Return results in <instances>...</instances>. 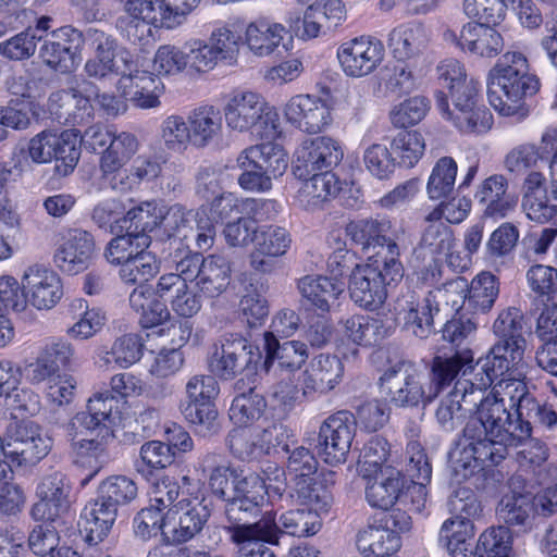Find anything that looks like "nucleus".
I'll return each instance as SVG.
<instances>
[{
    "label": "nucleus",
    "instance_id": "obj_44",
    "mask_svg": "<svg viewBox=\"0 0 557 557\" xmlns=\"http://www.w3.org/2000/svg\"><path fill=\"white\" fill-rule=\"evenodd\" d=\"M428 42L425 29L414 23L399 25L388 36V46L398 60H408L422 53Z\"/></svg>",
    "mask_w": 557,
    "mask_h": 557
},
{
    "label": "nucleus",
    "instance_id": "obj_26",
    "mask_svg": "<svg viewBox=\"0 0 557 557\" xmlns=\"http://www.w3.org/2000/svg\"><path fill=\"white\" fill-rule=\"evenodd\" d=\"M94 252L92 235L84 230H71L54 253V263L63 273L76 275L89 267Z\"/></svg>",
    "mask_w": 557,
    "mask_h": 557
},
{
    "label": "nucleus",
    "instance_id": "obj_9",
    "mask_svg": "<svg viewBox=\"0 0 557 557\" xmlns=\"http://www.w3.org/2000/svg\"><path fill=\"white\" fill-rule=\"evenodd\" d=\"M469 285L466 278L457 276L442 287L431 290L421 301L407 302L406 325L419 338L428 337L432 332L433 312L440 310V300L451 307H460L468 301Z\"/></svg>",
    "mask_w": 557,
    "mask_h": 557
},
{
    "label": "nucleus",
    "instance_id": "obj_63",
    "mask_svg": "<svg viewBox=\"0 0 557 557\" xmlns=\"http://www.w3.org/2000/svg\"><path fill=\"white\" fill-rule=\"evenodd\" d=\"M181 411L184 418L195 426V431L202 436H210L220 430L218 410L211 403L182 404Z\"/></svg>",
    "mask_w": 557,
    "mask_h": 557
},
{
    "label": "nucleus",
    "instance_id": "obj_8",
    "mask_svg": "<svg viewBox=\"0 0 557 557\" xmlns=\"http://www.w3.org/2000/svg\"><path fill=\"white\" fill-rule=\"evenodd\" d=\"M539 87V79L530 71L490 76L487 97L499 114L521 121L529 115L525 98L536 94Z\"/></svg>",
    "mask_w": 557,
    "mask_h": 557
},
{
    "label": "nucleus",
    "instance_id": "obj_48",
    "mask_svg": "<svg viewBox=\"0 0 557 557\" xmlns=\"http://www.w3.org/2000/svg\"><path fill=\"white\" fill-rule=\"evenodd\" d=\"M208 42L212 47L221 64L227 66L237 64L240 52L242 36L235 29L234 24L223 23L215 26L208 38Z\"/></svg>",
    "mask_w": 557,
    "mask_h": 557
},
{
    "label": "nucleus",
    "instance_id": "obj_61",
    "mask_svg": "<svg viewBox=\"0 0 557 557\" xmlns=\"http://www.w3.org/2000/svg\"><path fill=\"white\" fill-rule=\"evenodd\" d=\"M139 147L135 135L122 132L114 135L110 145L102 151L99 168L125 166L135 156Z\"/></svg>",
    "mask_w": 557,
    "mask_h": 557
},
{
    "label": "nucleus",
    "instance_id": "obj_2",
    "mask_svg": "<svg viewBox=\"0 0 557 557\" xmlns=\"http://www.w3.org/2000/svg\"><path fill=\"white\" fill-rule=\"evenodd\" d=\"M497 392L505 406V421L498 428L497 444L504 448V459L508 448L517 446L531 436L532 425L553 429L557 424V412L541 405L528 391L527 384L517 379H502L497 382Z\"/></svg>",
    "mask_w": 557,
    "mask_h": 557
},
{
    "label": "nucleus",
    "instance_id": "obj_6",
    "mask_svg": "<svg viewBox=\"0 0 557 557\" xmlns=\"http://www.w3.org/2000/svg\"><path fill=\"white\" fill-rule=\"evenodd\" d=\"M228 128L270 139L276 134L277 114L264 97L250 90H235L223 106Z\"/></svg>",
    "mask_w": 557,
    "mask_h": 557
},
{
    "label": "nucleus",
    "instance_id": "obj_10",
    "mask_svg": "<svg viewBox=\"0 0 557 557\" xmlns=\"http://www.w3.org/2000/svg\"><path fill=\"white\" fill-rule=\"evenodd\" d=\"M382 392L397 407H417L434 400L423 374L410 361H399L380 377Z\"/></svg>",
    "mask_w": 557,
    "mask_h": 557
},
{
    "label": "nucleus",
    "instance_id": "obj_25",
    "mask_svg": "<svg viewBox=\"0 0 557 557\" xmlns=\"http://www.w3.org/2000/svg\"><path fill=\"white\" fill-rule=\"evenodd\" d=\"M284 115L293 126L310 134L321 132L332 121L327 103L311 95L292 97L285 104Z\"/></svg>",
    "mask_w": 557,
    "mask_h": 557
},
{
    "label": "nucleus",
    "instance_id": "obj_28",
    "mask_svg": "<svg viewBox=\"0 0 557 557\" xmlns=\"http://www.w3.org/2000/svg\"><path fill=\"white\" fill-rule=\"evenodd\" d=\"M343 375L344 364L337 356L320 354L305 371L301 395L326 394L341 383Z\"/></svg>",
    "mask_w": 557,
    "mask_h": 557
},
{
    "label": "nucleus",
    "instance_id": "obj_49",
    "mask_svg": "<svg viewBox=\"0 0 557 557\" xmlns=\"http://www.w3.org/2000/svg\"><path fill=\"white\" fill-rule=\"evenodd\" d=\"M160 139L171 152L183 153L193 146L188 117L174 113L164 117L159 127Z\"/></svg>",
    "mask_w": 557,
    "mask_h": 557
},
{
    "label": "nucleus",
    "instance_id": "obj_58",
    "mask_svg": "<svg viewBox=\"0 0 557 557\" xmlns=\"http://www.w3.org/2000/svg\"><path fill=\"white\" fill-rule=\"evenodd\" d=\"M123 70L119 74V86L125 95L133 91H162L163 84L153 73L138 70L133 61L122 58Z\"/></svg>",
    "mask_w": 557,
    "mask_h": 557
},
{
    "label": "nucleus",
    "instance_id": "obj_43",
    "mask_svg": "<svg viewBox=\"0 0 557 557\" xmlns=\"http://www.w3.org/2000/svg\"><path fill=\"white\" fill-rule=\"evenodd\" d=\"M284 34L283 25L267 20H257L247 25L245 44L255 55L267 57L281 45Z\"/></svg>",
    "mask_w": 557,
    "mask_h": 557
},
{
    "label": "nucleus",
    "instance_id": "obj_37",
    "mask_svg": "<svg viewBox=\"0 0 557 557\" xmlns=\"http://www.w3.org/2000/svg\"><path fill=\"white\" fill-rule=\"evenodd\" d=\"M193 147L205 148L218 140L223 133V116L212 104H202L188 112Z\"/></svg>",
    "mask_w": 557,
    "mask_h": 557
},
{
    "label": "nucleus",
    "instance_id": "obj_13",
    "mask_svg": "<svg viewBox=\"0 0 557 557\" xmlns=\"http://www.w3.org/2000/svg\"><path fill=\"white\" fill-rule=\"evenodd\" d=\"M261 358L259 348L237 334H230L220 345H214L209 356L210 372L220 380L230 381Z\"/></svg>",
    "mask_w": 557,
    "mask_h": 557
},
{
    "label": "nucleus",
    "instance_id": "obj_16",
    "mask_svg": "<svg viewBox=\"0 0 557 557\" xmlns=\"http://www.w3.org/2000/svg\"><path fill=\"white\" fill-rule=\"evenodd\" d=\"M52 441L34 422L18 423L2 445V454L18 466L35 465L46 457Z\"/></svg>",
    "mask_w": 557,
    "mask_h": 557
},
{
    "label": "nucleus",
    "instance_id": "obj_20",
    "mask_svg": "<svg viewBox=\"0 0 557 557\" xmlns=\"http://www.w3.org/2000/svg\"><path fill=\"white\" fill-rule=\"evenodd\" d=\"M21 282L27 302L39 310L53 308L63 297L61 277L47 265L27 267Z\"/></svg>",
    "mask_w": 557,
    "mask_h": 557
},
{
    "label": "nucleus",
    "instance_id": "obj_31",
    "mask_svg": "<svg viewBox=\"0 0 557 557\" xmlns=\"http://www.w3.org/2000/svg\"><path fill=\"white\" fill-rule=\"evenodd\" d=\"M263 342L267 372H270L276 362L281 372L295 373L306 363L309 357L307 345L300 341L280 343L273 333L265 332Z\"/></svg>",
    "mask_w": 557,
    "mask_h": 557
},
{
    "label": "nucleus",
    "instance_id": "obj_29",
    "mask_svg": "<svg viewBox=\"0 0 557 557\" xmlns=\"http://www.w3.org/2000/svg\"><path fill=\"white\" fill-rule=\"evenodd\" d=\"M510 495H505L498 505L499 518L509 525H523L531 511H534L532 488L533 483L517 473L509 480Z\"/></svg>",
    "mask_w": 557,
    "mask_h": 557
},
{
    "label": "nucleus",
    "instance_id": "obj_64",
    "mask_svg": "<svg viewBox=\"0 0 557 557\" xmlns=\"http://www.w3.org/2000/svg\"><path fill=\"white\" fill-rule=\"evenodd\" d=\"M72 311L77 312L78 320L69 330L67 334L75 339H87L94 336L103 325L104 315L97 309H88L83 299L71 302Z\"/></svg>",
    "mask_w": 557,
    "mask_h": 557
},
{
    "label": "nucleus",
    "instance_id": "obj_11",
    "mask_svg": "<svg viewBox=\"0 0 557 557\" xmlns=\"http://www.w3.org/2000/svg\"><path fill=\"white\" fill-rule=\"evenodd\" d=\"M202 216H207V210L201 207L193 219L190 211L176 203L171 207L163 206L161 227L168 238L178 239L183 245L195 240L196 248L208 250L212 247L215 237L213 224Z\"/></svg>",
    "mask_w": 557,
    "mask_h": 557
},
{
    "label": "nucleus",
    "instance_id": "obj_51",
    "mask_svg": "<svg viewBox=\"0 0 557 557\" xmlns=\"http://www.w3.org/2000/svg\"><path fill=\"white\" fill-rule=\"evenodd\" d=\"M267 408L265 398L249 388L247 393L237 395L230 407V419L239 426L248 428L249 424L259 421Z\"/></svg>",
    "mask_w": 557,
    "mask_h": 557
},
{
    "label": "nucleus",
    "instance_id": "obj_7",
    "mask_svg": "<svg viewBox=\"0 0 557 557\" xmlns=\"http://www.w3.org/2000/svg\"><path fill=\"white\" fill-rule=\"evenodd\" d=\"M243 171L239 186L248 191L264 193L272 188V180L282 176L288 166V158L282 147L271 141L250 146L237 157Z\"/></svg>",
    "mask_w": 557,
    "mask_h": 557
},
{
    "label": "nucleus",
    "instance_id": "obj_18",
    "mask_svg": "<svg viewBox=\"0 0 557 557\" xmlns=\"http://www.w3.org/2000/svg\"><path fill=\"white\" fill-rule=\"evenodd\" d=\"M343 157V148L336 139L329 136L308 138L295 152L293 172L298 178H302L313 172L331 171Z\"/></svg>",
    "mask_w": 557,
    "mask_h": 557
},
{
    "label": "nucleus",
    "instance_id": "obj_21",
    "mask_svg": "<svg viewBox=\"0 0 557 557\" xmlns=\"http://www.w3.org/2000/svg\"><path fill=\"white\" fill-rule=\"evenodd\" d=\"M82 33L63 26L50 35L39 49V58L50 69L60 73L74 71L79 63L78 42Z\"/></svg>",
    "mask_w": 557,
    "mask_h": 557
},
{
    "label": "nucleus",
    "instance_id": "obj_60",
    "mask_svg": "<svg viewBox=\"0 0 557 557\" xmlns=\"http://www.w3.org/2000/svg\"><path fill=\"white\" fill-rule=\"evenodd\" d=\"M150 237L144 235H134L126 230V234L117 235L108 244L104 257L112 264H121L132 259L143 249L149 247Z\"/></svg>",
    "mask_w": 557,
    "mask_h": 557
},
{
    "label": "nucleus",
    "instance_id": "obj_52",
    "mask_svg": "<svg viewBox=\"0 0 557 557\" xmlns=\"http://www.w3.org/2000/svg\"><path fill=\"white\" fill-rule=\"evenodd\" d=\"M89 108V100L75 89L59 90L49 97V110L65 123H78L83 120L82 110Z\"/></svg>",
    "mask_w": 557,
    "mask_h": 557
},
{
    "label": "nucleus",
    "instance_id": "obj_30",
    "mask_svg": "<svg viewBox=\"0 0 557 557\" xmlns=\"http://www.w3.org/2000/svg\"><path fill=\"white\" fill-rule=\"evenodd\" d=\"M85 38L94 49V58L85 64V72L90 77L104 78L111 74L119 75L123 69L115 63L119 44L110 34L90 27Z\"/></svg>",
    "mask_w": 557,
    "mask_h": 557
},
{
    "label": "nucleus",
    "instance_id": "obj_24",
    "mask_svg": "<svg viewBox=\"0 0 557 557\" xmlns=\"http://www.w3.org/2000/svg\"><path fill=\"white\" fill-rule=\"evenodd\" d=\"M70 483L64 473L54 471L42 478L37 487L39 500L32 508L35 520L57 521L70 507Z\"/></svg>",
    "mask_w": 557,
    "mask_h": 557
},
{
    "label": "nucleus",
    "instance_id": "obj_50",
    "mask_svg": "<svg viewBox=\"0 0 557 557\" xmlns=\"http://www.w3.org/2000/svg\"><path fill=\"white\" fill-rule=\"evenodd\" d=\"M458 165L451 157L440 158L429 176L426 194L432 200H440L450 196L454 191Z\"/></svg>",
    "mask_w": 557,
    "mask_h": 557
},
{
    "label": "nucleus",
    "instance_id": "obj_12",
    "mask_svg": "<svg viewBox=\"0 0 557 557\" xmlns=\"http://www.w3.org/2000/svg\"><path fill=\"white\" fill-rule=\"evenodd\" d=\"M436 108L441 114L462 133L481 134L487 132L493 124L490 110L479 103V88L471 85L465 87L462 94L453 99L454 109L450 110L447 97L443 91L435 94Z\"/></svg>",
    "mask_w": 557,
    "mask_h": 557
},
{
    "label": "nucleus",
    "instance_id": "obj_34",
    "mask_svg": "<svg viewBox=\"0 0 557 557\" xmlns=\"http://www.w3.org/2000/svg\"><path fill=\"white\" fill-rule=\"evenodd\" d=\"M419 245L433 257L434 261L444 259L454 270L466 268L460 255L456 252L457 239L448 224L426 225Z\"/></svg>",
    "mask_w": 557,
    "mask_h": 557
},
{
    "label": "nucleus",
    "instance_id": "obj_33",
    "mask_svg": "<svg viewBox=\"0 0 557 557\" xmlns=\"http://www.w3.org/2000/svg\"><path fill=\"white\" fill-rule=\"evenodd\" d=\"M368 478L366 498L370 506L387 510L403 493L405 480L395 467H385L379 472L363 474Z\"/></svg>",
    "mask_w": 557,
    "mask_h": 557
},
{
    "label": "nucleus",
    "instance_id": "obj_57",
    "mask_svg": "<svg viewBox=\"0 0 557 557\" xmlns=\"http://www.w3.org/2000/svg\"><path fill=\"white\" fill-rule=\"evenodd\" d=\"M160 271V262L151 252L143 249L132 259L123 263L120 277L126 284H144Z\"/></svg>",
    "mask_w": 557,
    "mask_h": 557
},
{
    "label": "nucleus",
    "instance_id": "obj_3",
    "mask_svg": "<svg viewBox=\"0 0 557 557\" xmlns=\"http://www.w3.org/2000/svg\"><path fill=\"white\" fill-rule=\"evenodd\" d=\"M117 400L110 391L96 393L88 399L86 410L77 412L64 426L66 440L79 456L96 459L97 472L109 462L106 442L112 438Z\"/></svg>",
    "mask_w": 557,
    "mask_h": 557
},
{
    "label": "nucleus",
    "instance_id": "obj_4",
    "mask_svg": "<svg viewBox=\"0 0 557 557\" xmlns=\"http://www.w3.org/2000/svg\"><path fill=\"white\" fill-rule=\"evenodd\" d=\"M233 497L225 504L224 525L231 540H240L252 536L256 533L272 535L275 515L272 511L265 512L258 521L251 522L260 513V508L265 502L269 486L264 480L256 474L249 473L234 479Z\"/></svg>",
    "mask_w": 557,
    "mask_h": 557
},
{
    "label": "nucleus",
    "instance_id": "obj_36",
    "mask_svg": "<svg viewBox=\"0 0 557 557\" xmlns=\"http://www.w3.org/2000/svg\"><path fill=\"white\" fill-rule=\"evenodd\" d=\"M474 198L484 206V216L493 219L505 218L517 203L516 199L507 194V180L503 175H492L483 181Z\"/></svg>",
    "mask_w": 557,
    "mask_h": 557
},
{
    "label": "nucleus",
    "instance_id": "obj_15",
    "mask_svg": "<svg viewBox=\"0 0 557 557\" xmlns=\"http://www.w3.org/2000/svg\"><path fill=\"white\" fill-rule=\"evenodd\" d=\"M210 516L211 510L203 500L195 505L185 499L177 502L165 511L163 542L181 545L191 541L203 530Z\"/></svg>",
    "mask_w": 557,
    "mask_h": 557
},
{
    "label": "nucleus",
    "instance_id": "obj_59",
    "mask_svg": "<svg viewBox=\"0 0 557 557\" xmlns=\"http://www.w3.org/2000/svg\"><path fill=\"white\" fill-rule=\"evenodd\" d=\"M512 549V536L508 527H493L479 537L474 557H509Z\"/></svg>",
    "mask_w": 557,
    "mask_h": 557
},
{
    "label": "nucleus",
    "instance_id": "obj_22",
    "mask_svg": "<svg viewBox=\"0 0 557 557\" xmlns=\"http://www.w3.org/2000/svg\"><path fill=\"white\" fill-rule=\"evenodd\" d=\"M524 349L519 345L503 342L495 343L487 355L480 358L474 364L479 369L470 381L485 394V389L496 379L519 366L523 359Z\"/></svg>",
    "mask_w": 557,
    "mask_h": 557
},
{
    "label": "nucleus",
    "instance_id": "obj_19",
    "mask_svg": "<svg viewBox=\"0 0 557 557\" xmlns=\"http://www.w3.org/2000/svg\"><path fill=\"white\" fill-rule=\"evenodd\" d=\"M377 265L366 264L357 268L349 280L350 298L360 307L374 310L382 306L387 297L386 286L400 278H391L384 268V261Z\"/></svg>",
    "mask_w": 557,
    "mask_h": 557
},
{
    "label": "nucleus",
    "instance_id": "obj_55",
    "mask_svg": "<svg viewBox=\"0 0 557 557\" xmlns=\"http://www.w3.org/2000/svg\"><path fill=\"white\" fill-rule=\"evenodd\" d=\"M523 329V313L516 307H508L502 310L493 324V332L499 338L498 342L519 345L525 348Z\"/></svg>",
    "mask_w": 557,
    "mask_h": 557
},
{
    "label": "nucleus",
    "instance_id": "obj_47",
    "mask_svg": "<svg viewBox=\"0 0 557 557\" xmlns=\"http://www.w3.org/2000/svg\"><path fill=\"white\" fill-rule=\"evenodd\" d=\"M357 547L366 557H384L386 554L396 553L400 546V536L389 529L369 525L357 535Z\"/></svg>",
    "mask_w": 557,
    "mask_h": 557
},
{
    "label": "nucleus",
    "instance_id": "obj_40",
    "mask_svg": "<svg viewBox=\"0 0 557 557\" xmlns=\"http://www.w3.org/2000/svg\"><path fill=\"white\" fill-rule=\"evenodd\" d=\"M129 306L140 314L145 327L162 324L170 318V311L157 293L148 284H140L129 295Z\"/></svg>",
    "mask_w": 557,
    "mask_h": 557
},
{
    "label": "nucleus",
    "instance_id": "obj_32",
    "mask_svg": "<svg viewBox=\"0 0 557 557\" xmlns=\"http://www.w3.org/2000/svg\"><path fill=\"white\" fill-rule=\"evenodd\" d=\"M405 432L409 438L407 445L408 463L406 466V472L412 481L411 493L418 494V508H420V506H424L425 503V485L431 480L432 468L422 445L417 441L421 433L420 425L410 421Z\"/></svg>",
    "mask_w": 557,
    "mask_h": 557
},
{
    "label": "nucleus",
    "instance_id": "obj_41",
    "mask_svg": "<svg viewBox=\"0 0 557 557\" xmlns=\"http://www.w3.org/2000/svg\"><path fill=\"white\" fill-rule=\"evenodd\" d=\"M231 273V262L226 257L209 255L205 258L196 284L205 296L218 297L228 287Z\"/></svg>",
    "mask_w": 557,
    "mask_h": 557
},
{
    "label": "nucleus",
    "instance_id": "obj_1",
    "mask_svg": "<svg viewBox=\"0 0 557 557\" xmlns=\"http://www.w3.org/2000/svg\"><path fill=\"white\" fill-rule=\"evenodd\" d=\"M469 416L451 454V476L456 483L468 480L484 468L504 460V448L497 444L504 433L498 428L505 421V406L497 383L485 395L470 380H458L441 401L435 418L445 431H454Z\"/></svg>",
    "mask_w": 557,
    "mask_h": 557
},
{
    "label": "nucleus",
    "instance_id": "obj_54",
    "mask_svg": "<svg viewBox=\"0 0 557 557\" xmlns=\"http://www.w3.org/2000/svg\"><path fill=\"white\" fill-rule=\"evenodd\" d=\"M162 209L163 206L153 202L141 203L127 211L120 227L126 228L134 235L150 237L148 233L161 227Z\"/></svg>",
    "mask_w": 557,
    "mask_h": 557
},
{
    "label": "nucleus",
    "instance_id": "obj_14",
    "mask_svg": "<svg viewBox=\"0 0 557 557\" xmlns=\"http://www.w3.org/2000/svg\"><path fill=\"white\" fill-rule=\"evenodd\" d=\"M355 437L354 414L347 410L337 411L320 425L317 451L330 466L345 463Z\"/></svg>",
    "mask_w": 557,
    "mask_h": 557
},
{
    "label": "nucleus",
    "instance_id": "obj_27",
    "mask_svg": "<svg viewBox=\"0 0 557 557\" xmlns=\"http://www.w3.org/2000/svg\"><path fill=\"white\" fill-rule=\"evenodd\" d=\"M474 369L473 352L468 348L456 351L450 357H434L428 384L431 393L434 394V399L453 382L466 380L465 377L472 373Z\"/></svg>",
    "mask_w": 557,
    "mask_h": 557
},
{
    "label": "nucleus",
    "instance_id": "obj_62",
    "mask_svg": "<svg viewBox=\"0 0 557 557\" xmlns=\"http://www.w3.org/2000/svg\"><path fill=\"white\" fill-rule=\"evenodd\" d=\"M321 519L314 511L294 509L284 512L280 517V533L293 536H311L319 532Z\"/></svg>",
    "mask_w": 557,
    "mask_h": 557
},
{
    "label": "nucleus",
    "instance_id": "obj_23",
    "mask_svg": "<svg viewBox=\"0 0 557 557\" xmlns=\"http://www.w3.org/2000/svg\"><path fill=\"white\" fill-rule=\"evenodd\" d=\"M545 182L541 172L530 171L523 183L522 208L527 216L537 223H546L557 215V183L553 178L547 190Z\"/></svg>",
    "mask_w": 557,
    "mask_h": 557
},
{
    "label": "nucleus",
    "instance_id": "obj_42",
    "mask_svg": "<svg viewBox=\"0 0 557 557\" xmlns=\"http://www.w3.org/2000/svg\"><path fill=\"white\" fill-rule=\"evenodd\" d=\"M474 536L472 521L450 517L446 519L438 532V545L447 550L451 557H469L471 540Z\"/></svg>",
    "mask_w": 557,
    "mask_h": 557
},
{
    "label": "nucleus",
    "instance_id": "obj_38",
    "mask_svg": "<svg viewBox=\"0 0 557 557\" xmlns=\"http://www.w3.org/2000/svg\"><path fill=\"white\" fill-rule=\"evenodd\" d=\"M463 50L483 58L498 55L505 47L503 35L490 25L467 23L461 28Z\"/></svg>",
    "mask_w": 557,
    "mask_h": 557
},
{
    "label": "nucleus",
    "instance_id": "obj_17",
    "mask_svg": "<svg viewBox=\"0 0 557 557\" xmlns=\"http://www.w3.org/2000/svg\"><path fill=\"white\" fill-rule=\"evenodd\" d=\"M384 57V45L371 36H360L345 41L337 50V59L343 72L356 78L373 73L381 65Z\"/></svg>",
    "mask_w": 557,
    "mask_h": 557
},
{
    "label": "nucleus",
    "instance_id": "obj_46",
    "mask_svg": "<svg viewBox=\"0 0 557 557\" xmlns=\"http://www.w3.org/2000/svg\"><path fill=\"white\" fill-rule=\"evenodd\" d=\"M301 180L304 184L298 191V197L306 207H319L341 190L339 182L332 171L313 172Z\"/></svg>",
    "mask_w": 557,
    "mask_h": 557
},
{
    "label": "nucleus",
    "instance_id": "obj_53",
    "mask_svg": "<svg viewBox=\"0 0 557 557\" xmlns=\"http://www.w3.org/2000/svg\"><path fill=\"white\" fill-rule=\"evenodd\" d=\"M499 295V281L490 272L478 274L468 290V305L474 312H488Z\"/></svg>",
    "mask_w": 557,
    "mask_h": 557
},
{
    "label": "nucleus",
    "instance_id": "obj_35",
    "mask_svg": "<svg viewBox=\"0 0 557 557\" xmlns=\"http://www.w3.org/2000/svg\"><path fill=\"white\" fill-rule=\"evenodd\" d=\"M117 510L97 492V497L90 500L81 513V519L85 522V540L88 544H99L107 537L116 520Z\"/></svg>",
    "mask_w": 557,
    "mask_h": 557
},
{
    "label": "nucleus",
    "instance_id": "obj_39",
    "mask_svg": "<svg viewBox=\"0 0 557 557\" xmlns=\"http://www.w3.org/2000/svg\"><path fill=\"white\" fill-rule=\"evenodd\" d=\"M345 284L322 275H306L298 280L297 288L301 297L317 309L327 312L331 301L344 292Z\"/></svg>",
    "mask_w": 557,
    "mask_h": 557
},
{
    "label": "nucleus",
    "instance_id": "obj_56",
    "mask_svg": "<svg viewBox=\"0 0 557 557\" xmlns=\"http://www.w3.org/2000/svg\"><path fill=\"white\" fill-rule=\"evenodd\" d=\"M396 164L404 168H413L424 154L425 141L418 132H400L391 143Z\"/></svg>",
    "mask_w": 557,
    "mask_h": 557
},
{
    "label": "nucleus",
    "instance_id": "obj_5",
    "mask_svg": "<svg viewBox=\"0 0 557 557\" xmlns=\"http://www.w3.org/2000/svg\"><path fill=\"white\" fill-rule=\"evenodd\" d=\"M346 235L357 245L376 248L377 256L384 261L391 278H401L404 267L399 260L401 249L406 248L405 232L393 226L385 218H367L350 221L345 227Z\"/></svg>",
    "mask_w": 557,
    "mask_h": 557
},
{
    "label": "nucleus",
    "instance_id": "obj_45",
    "mask_svg": "<svg viewBox=\"0 0 557 557\" xmlns=\"http://www.w3.org/2000/svg\"><path fill=\"white\" fill-rule=\"evenodd\" d=\"M391 325L379 317L355 314L344 322V334L352 343L372 346L388 336Z\"/></svg>",
    "mask_w": 557,
    "mask_h": 557
}]
</instances>
